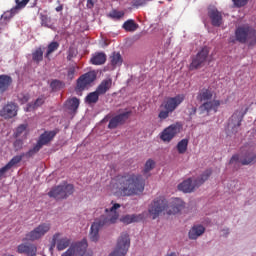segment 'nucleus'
Wrapping results in <instances>:
<instances>
[{
  "label": "nucleus",
  "instance_id": "obj_39",
  "mask_svg": "<svg viewBox=\"0 0 256 256\" xmlns=\"http://www.w3.org/2000/svg\"><path fill=\"white\" fill-rule=\"evenodd\" d=\"M39 151H41V148L36 143V145L32 149H30L28 152L24 153V157H27V159H31V157H35V155H37V153H39Z\"/></svg>",
  "mask_w": 256,
  "mask_h": 256
},
{
  "label": "nucleus",
  "instance_id": "obj_34",
  "mask_svg": "<svg viewBox=\"0 0 256 256\" xmlns=\"http://www.w3.org/2000/svg\"><path fill=\"white\" fill-rule=\"evenodd\" d=\"M23 157H25V153L16 155L6 165L11 169L12 167H15V165L21 163V161H23Z\"/></svg>",
  "mask_w": 256,
  "mask_h": 256
},
{
  "label": "nucleus",
  "instance_id": "obj_36",
  "mask_svg": "<svg viewBox=\"0 0 256 256\" xmlns=\"http://www.w3.org/2000/svg\"><path fill=\"white\" fill-rule=\"evenodd\" d=\"M59 49V44L58 42H51L49 45H48V49H47V52L45 53V57L46 59L50 60V56H51V53H55V51H57Z\"/></svg>",
  "mask_w": 256,
  "mask_h": 256
},
{
  "label": "nucleus",
  "instance_id": "obj_49",
  "mask_svg": "<svg viewBox=\"0 0 256 256\" xmlns=\"http://www.w3.org/2000/svg\"><path fill=\"white\" fill-rule=\"evenodd\" d=\"M248 0H233V3L236 7H245Z\"/></svg>",
  "mask_w": 256,
  "mask_h": 256
},
{
  "label": "nucleus",
  "instance_id": "obj_10",
  "mask_svg": "<svg viewBox=\"0 0 256 256\" xmlns=\"http://www.w3.org/2000/svg\"><path fill=\"white\" fill-rule=\"evenodd\" d=\"M131 247V239L127 232L121 233L117 240L115 249L109 254V256H125Z\"/></svg>",
  "mask_w": 256,
  "mask_h": 256
},
{
  "label": "nucleus",
  "instance_id": "obj_45",
  "mask_svg": "<svg viewBox=\"0 0 256 256\" xmlns=\"http://www.w3.org/2000/svg\"><path fill=\"white\" fill-rule=\"evenodd\" d=\"M19 102L24 105V103H27L29 101V94L28 93H21L18 95Z\"/></svg>",
  "mask_w": 256,
  "mask_h": 256
},
{
  "label": "nucleus",
  "instance_id": "obj_20",
  "mask_svg": "<svg viewBox=\"0 0 256 256\" xmlns=\"http://www.w3.org/2000/svg\"><path fill=\"white\" fill-rule=\"evenodd\" d=\"M57 135V131L52 130V131H44V133H42L37 141V145L43 149V147H45V145H49V143L55 139V136Z\"/></svg>",
  "mask_w": 256,
  "mask_h": 256
},
{
  "label": "nucleus",
  "instance_id": "obj_51",
  "mask_svg": "<svg viewBox=\"0 0 256 256\" xmlns=\"http://www.w3.org/2000/svg\"><path fill=\"white\" fill-rule=\"evenodd\" d=\"M197 114V107L191 105L190 108H188V115L189 117H193V115Z\"/></svg>",
  "mask_w": 256,
  "mask_h": 256
},
{
  "label": "nucleus",
  "instance_id": "obj_5",
  "mask_svg": "<svg viewBox=\"0 0 256 256\" xmlns=\"http://www.w3.org/2000/svg\"><path fill=\"white\" fill-rule=\"evenodd\" d=\"M183 101H185V95L183 94H178L175 97H168L160 106L162 110H160L158 114V119H160V121L169 119L171 113H173V111H175Z\"/></svg>",
  "mask_w": 256,
  "mask_h": 256
},
{
  "label": "nucleus",
  "instance_id": "obj_17",
  "mask_svg": "<svg viewBox=\"0 0 256 256\" xmlns=\"http://www.w3.org/2000/svg\"><path fill=\"white\" fill-rule=\"evenodd\" d=\"M131 117V111H126L123 113H120L116 116H114L112 119H110L108 124V129H117L119 125H125L127 123V120Z\"/></svg>",
  "mask_w": 256,
  "mask_h": 256
},
{
  "label": "nucleus",
  "instance_id": "obj_21",
  "mask_svg": "<svg viewBox=\"0 0 256 256\" xmlns=\"http://www.w3.org/2000/svg\"><path fill=\"white\" fill-rule=\"evenodd\" d=\"M208 17L213 27H221V24L223 23V14H221L217 8L209 9Z\"/></svg>",
  "mask_w": 256,
  "mask_h": 256
},
{
  "label": "nucleus",
  "instance_id": "obj_29",
  "mask_svg": "<svg viewBox=\"0 0 256 256\" xmlns=\"http://www.w3.org/2000/svg\"><path fill=\"white\" fill-rule=\"evenodd\" d=\"M110 63L112 67H121L123 65V57L119 52H113L110 56Z\"/></svg>",
  "mask_w": 256,
  "mask_h": 256
},
{
  "label": "nucleus",
  "instance_id": "obj_15",
  "mask_svg": "<svg viewBox=\"0 0 256 256\" xmlns=\"http://www.w3.org/2000/svg\"><path fill=\"white\" fill-rule=\"evenodd\" d=\"M207 57H209V48L204 47L199 51L195 57L192 58V62L189 66L190 71H195V69H200L205 65V61H207Z\"/></svg>",
  "mask_w": 256,
  "mask_h": 256
},
{
  "label": "nucleus",
  "instance_id": "obj_53",
  "mask_svg": "<svg viewBox=\"0 0 256 256\" xmlns=\"http://www.w3.org/2000/svg\"><path fill=\"white\" fill-rule=\"evenodd\" d=\"M135 7H143L145 5V0H134Z\"/></svg>",
  "mask_w": 256,
  "mask_h": 256
},
{
  "label": "nucleus",
  "instance_id": "obj_54",
  "mask_svg": "<svg viewBox=\"0 0 256 256\" xmlns=\"http://www.w3.org/2000/svg\"><path fill=\"white\" fill-rule=\"evenodd\" d=\"M94 5H95V4L93 3V0H87L86 7H87L88 9H93Z\"/></svg>",
  "mask_w": 256,
  "mask_h": 256
},
{
  "label": "nucleus",
  "instance_id": "obj_9",
  "mask_svg": "<svg viewBox=\"0 0 256 256\" xmlns=\"http://www.w3.org/2000/svg\"><path fill=\"white\" fill-rule=\"evenodd\" d=\"M75 187L72 184H61L53 187L49 192L48 196L59 201L61 199H67L69 195H73Z\"/></svg>",
  "mask_w": 256,
  "mask_h": 256
},
{
  "label": "nucleus",
  "instance_id": "obj_8",
  "mask_svg": "<svg viewBox=\"0 0 256 256\" xmlns=\"http://www.w3.org/2000/svg\"><path fill=\"white\" fill-rule=\"evenodd\" d=\"M49 231H51L50 223H40L33 230L26 233L23 241H31L32 243L35 241H39L40 239H43L49 233Z\"/></svg>",
  "mask_w": 256,
  "mask_h": 256
},
{
  "label": "nucleus",
  "instance_id": "obj_41",
  "mask_svg": "<svg viewBox=\"0 0 256 256\" xmlns=\"http://www.w3.org/2000/svg\"><path fill=\"white\" fill-rule=\"evenodd\" d=\"M50 87L52 91H59V89H63V82H61L60 80H53L50 83Z\"/></svg>",
  "mask_w": 256,
  "mask_h": 256
},
{
  "label": "nucleus",
  "instance_id": "obj_50",
  "mask_svg": "<svg viewBox=\"0 0 256 256\" xmlns=\"http://www.w3.org/2000/svg\"><path fill=\"white\" fill-rule=\"evenodd\" d=\"M9 169H11L7 164L0 168V180L3 179V177H5V173H7V171H9Z\"/></svg>",
  "mask_w": 256,
  "mask_h": 256
},
{
  "label": "nucleus",
  "instance_id": "obj_56",
  "mask_svg": "<svg viewBox=\"0 0 256 256\" xmlns=\"http://www.w3.org/2000/svg\"><path fill=\"white\" fill-rule=\"evenodd\" d=\"M147 1H151V0H147Z\"/></svg>",
  "mask_w": 256,
  "mask_h": 256
},
{
  "label": "nucleus",
  "instance_id": "obj_12",
  "mask_svg": "<svg viewBox=\"0 0 256 256\" xmlns=\"http://www.w3.org/2000/svg\"><path fill=\"white\" fill-rule=\"evenodd\" d=\"M61 256H93V252H87V240L72 244Z\"/></svg>",
  "mask_w": 256,
  "mask_h": 256
},
{
  "label": "nucleus",
  "instance_id": "obj_27",
  "mask_svg": "<svg viewBox=\"0 0 256 256\" xmlns=\"http://www.w3.org/2000/svg\"><path fill=\"white\" fill-rule=\"evenodd\" d=\"M139 221H143V214L126 215L122 218V223H126V225H130V223H139Z\"/></svg>",
  "mask_w": 256,
  "mask_h": 256
},
{
  "label": "nucleus",
  "instance_id": "obj_37",
  "mask_svg": "<svg viewBox=\"0 0 256 256\" xmlns=\"http://www.w3.org/2000/svg\"><path fill=\"white\" fill-rule=\"evenodd\" d=\"M155 169V161L153 159H148L144 165L143 174L147 175V173H150Z\"/></svg>",
  "mask_w": 256,
  "mask_h": 256
},
{
  "label": "nucleus",
  "instance_id": "obj_2",
  "mask_svg": "<svg viewBox=\"0 0 256 256\" xmlns=\"http://www.w3.org/2000/svg\"><path fill=\"white\" fill-rule=\"evenodd\" d=\"M121 208V204L115 203L110 208L105 209V214L100 217V219L95 220V222L91 225L89 239L94 243L99 241V229L104 227V225H113L117 223L119 219V212L117 209Z\"/></svg>",
  "mask_w": 256,
  "mask_h": 256
},
{
  "label": "nucleus",
  "instance_id": "obj_32",
  "mask_svg": "<svg viewBox=\"0 0 256 256\" xmlns=\"http://www.w3.org/2000/svg\"><path fill=\"white\" fill-rule=\"evenodd\" d=\"M32 60L37 65H39L41 61H43V48L38 47L35 49V51L32 53Z\"/></svg>",
  "mask_w": 256,
  "mask_h": 256
},
{
  "label": "nucleus",
  "instance_id": "obj_44",
  "mask_svg": "<svg viewBox=\"0 0 256 256\" xmlns=\"http://www.w3.org/2000/svg\"><path fill=\"white\" fill-rule=\"evenodd\" d=\"M74 57H77V49L70 47L68 50V61H71Z\"/></svg>",
  "mask_w": 256,
  "mask_h": 256
},
{
  "label": "nucleus",
  "instance_id": "obj_33",
  "mask_svg": "<svg viewBox=\"0 0 256 256\" xmlns=\"http://www.w3.org/2000/svg\"><path fill=\"white\" fill-rule=\"evenodd\" d=\"M99 95L100 94L96 90L89 93L85 98L86 103H88V105H93L97 103V101H99Z\"/></svg>",
  "mask_w": 256,
  "mask_h": 256
},
{
  "label": "nucleus",
  "instance_id": "obj_22",
  "mask_svg": "<svg viewBox=\"0 0 256 256\" xmlns=\"http://www.w3.org/2000/svg\"><path fill=\"white\" fill-rule=\"evenodd\" d=\"M13 83V78L11 76L2 74L0 75V93H5L11 84Z\"/></svg>",
  "mask_w": 256,
  "mask_h": 256
},
{
  "label": "nucleus",
  "instance_id": "obj_25",
  "mask_svg": "<svg viewBox=\"0 0 256 256\" xmlns=\"http://www.w3.org/2000/svg\"><path fill=\"white\" fill-rule=\"evenodd\" d=\"M106 61L107 55L103 52L95 53L90 59V63H92V65H105Z\"/></svg>",
  "mask_w": 256,
  "mask_h": 256
},
{
  "label": "nucleus",
  "instance_id": "obj_4",
  "mask_svg": "<svg viewBox=\"0 0 256 256\" xmlns=\"http://www.w3.org/2000/svg\"><path fill=\"white\" fill-rule=\"evenodd\" d=\"M213 90L209 88H202L198 91L196 99L199 103H202L199 106L200 115H209L211 111L217 113L219 107L221 106V101L213 99Z\"/></svg>",
  "mask_w": 256,
  "mask_h": 256
},
{
  "label": "nucleus",
  "instance_id": "obj_47",
  "mask_svg": "<svg viewBox=\"0 0 256 256\" xmlns=\"http://www.w3.org/2000/svg\"><path fill=\"white\" fill-rule=\"evenodd\" d=\"M59 237H61V233H55L53 235L50 251H53V249H55V245L57 246V239H59Z\"/></svg>",
  "mask_w": 256,
  "mask_h": 256
},
{
  "label": "nucleus",
  "instance_id": "obj_7",
  "mask_svg": "<svg viewBox=\"0 0 256 256\" xmlns=\"http://www.w3.org/2000/svg\"><path fill=\"white\" fill-rule=\"evenodd\" d=\"M212 173L213 171H211V169H207L194 181L191 178L184 180L178 185L179 191H183V193H193L195 189L201 187V185L211 177Z\"/></svg>",
  "mask_w": 256,
  "mask_h": 256
},
{
  "label": "nucleus",
  "instance_id": "obj_18",
  "mask_svg": "<svg viewBox=\"0 0 256 256\" xmlns=\"http://www.w3.org/2000/svg\"><path fill=\"white\" fill-rule=\"evenodd\" d=\"M17 111L18 106L15 103H8L0 110V117H3V119H13V117H17Z\"/></svg>",
  "mask_w": 256,
  "mask_h": 256
},
{
  "label": "nucleus",
  "instance_id": "obj_30",
  "mask_svg": "<svg viewBox=\"0 0 256 256\" xmlns=\"http://www.w3.org/2000/svg\"><path fill=\"white\" fill-rule=\"evenodd\" d=\"M122 27L129 33H133L134 31H137V29H139V24L135 23V20L129 19L124 22Z\"/></svg>",
  "mask_w": 256,
  "mask_h": 256
},
{
  "label": "nucleus",
  "instance_id": "obj_43",
  "mask_svg": "<svg viewBox=\"0 0 256 256\" xmlns=\"http://www.w3.org/2000/svg\"><path fill=\"white\" fill-rule=\"evenodd\" d=\"M41 21H42L43 27H48V29H51V18L50 17H48L47 15H42Z\"/></svg>",
  "mask_w": 256,
  "mask_h": 256
},
{
  "label": "nucleus",
  "instance_id": "obj_55",
  "mask_svg": "<svg viewBox=\"0 0 256 256\" xmlns=\"http://www.w3.org/2000/svg\"><path fill=\"white\" fill-rule=\"evenodd\" d=\"M56 11H57V13L63 11V5L57 6Z\"/></svg>",
  "mask_w": 256,
  "mask_h": 256
},
{
  "label": "nucleus",
  "instance_id": "obj_48",
  "mask_svg": "<svg viewBox=\"0 0 256 256\" xmlns=\"http://www.w3.org/2000/svg\"><path fill=\"white\" fill-rule=\"evenodd\" d=\"M13 147L15 151H21V149H23V140H15L13 143Z\"/></svg>",
  "mask_w": 256,
  "mask_h": 256
},
{
  "label": "nucleus",
  "instance_id": "obj_3",
  "mask_svg": "<svg viewBox=\"0 0 256 256\" xmlns=\"http://www.w3.org/2000/svg\"><path fill=\"white\" fill-rule=\"evenodd\" d=\"M183 209V200L175 198L172 200V203L169 204L167 199L164 197L156 198L150 205L148 211L152 216V219H157L163 211H166L167 215H176Z\"/></svg>",
  "mask_w": 256,
  "mask_h": 256
},
{
  "label": "nucleus",
  "instance_id": "obj_42",
  "mask_svg": "<svg viewBox=\"0 0 256 256\" xmlns=\"http://www.w3.org/2000/svg\"><path fill=\"white\" fill-rule=\"evenodd\" d=\"M15 15H17V12L13 11V8H12V9H10V11H6L3 13L2 19H4L5 21H9V19H13V17H15Z\"/></svg>",
  "mask_w": 256,
  "mask_h": 256
},
{
  "label": "nucleus",
  "instance_id": "obj_23",
  "mask_svg": "<svg viewBox=\"0 0 256 256\" xmlns=\"http://www.w3.org/2000/svg\"><path fill=\"white\" fill-rule=\"evenodd\" d=\"M203 233H205V227H203V225H196L190 229V231L188 233V237H189V239L195 240V239L201 237V235H203Z\"/></svg>",
  "mask_w": 256,
  "mask_h": 256
},
{
  "label": "nucleus",
  "instance_id": "obj_14",
  "mask_svg": "<svg viewBox=\"0 0 256 256\" xmlns=\"http://www.w3.org/2000/svg\"><path fill=\"white\" fill-rule=\"evenodd\" d=\"M230 165L233 163H241V165H253L256 163V154L253 151L241 152V154H235L230 159Z\"/></svg>",
  "mask_w": 256,
  "mask_h": 256
},
{
  "label": "nucleus",
  "instance_id": "obj_38",
  "mask_svg": "<svg viewBox=\"0 0 256 256\" xmlns=\"http://www.w3.org/2000/svg\"><path fill=\"white\" fill-rule=\"evenodd\" d=\"M109 17L111 19H115L116 21H119L120 19H123V17H125V12L124 11H119V10H112L109 13Z\"/></svg>",
  "mask_w": 256,
  "mask_h": 256
},
{
  "label": "nucleus",
  "instance_id": "obj_40",
  "mask_svg": "<svg viewBox=\"0 0 256 256\" xmlns=\"http://www.w3.org/2000/svg\"><path fill=\"white\" fill-rule=\"evenodd\" d=\"M45 103V97H40L36 99L34 103L28 104V111H31V109H37L38 107H41Z\"/></svg>",
  "mask_w": 256,
  "mask_h": 256
},
{
  "label": "nucleus",
  "instance_id": "obj_1",
  "mask_svg": "<svg viewBox=\"0 0 256 256\" xmlns=\"http://www.w3.org/2000/svg\"><path fill=\"white\" fill-rule=\"evenodd\" d=\"M117 195L121 197H133L141 195L145 191V180L139 174L125 172L115 177L113 185Z\"/></svg>",
  "mask_w": 256,
  "mask_h": 256
},
{
  "label": "nucleus",
  "instance_id": "obj_11",
  "mask_svg": "<svg viewBox=\"0 0 256 256\" xmlns=\"http://www.w3.org/2000/svg\"><path fill=\"white\" fill-rule=\"evenodd\" d=\"M247 111H249V108H240L234 111L228 120L229 131H232V133H237L239 131V127H241V123L243 122L245 115H247Z\"/></svg>",
  "mask_w": 256,
  "mask_h": 256
},
{
  "label": "nucleus",
  "instance_id": "obj_19",
  "mask_svg": "<svg viewBox=\"0 0 256 256\" xmlns=\"http://www.w3.org/2000/svg\"><path fill=\"white\" fill-rule=\"evenodd\" d=\"M19 255L37 256V245L33 243H21L17 246Z\"/></svg>",
  "mask_w": 256,
  "mask_h": 256
},
{
  "label": "nucleus",
  "instance_id": "obj_26",
  "mask_svg": "<svg viewBox=\"0 0 256 256\" xmlns=\"http://www.w3.org/2000/svg\"><path fill=\"white\" fill-rule=\"evenodd\" d=\"M112 85H113V81L111 79H105L98 85V87L96 88V91L100 95H105V93H107V91L111 89Z\"/></svg>",
  "mask_w": 256,
  "mask_h": 256
},
{
  "label": "nucleus",
  "instance_id": "obj_6",
  "mask_svg": "<svg viewBox=\"0 0 256 256\" xmlns=\"http://www.w3.org/2000/svg\"><path fill=\"white\" fill-rule=\"evenodd\" d=\"M235 39L238 43L248 44V47H255L256 45V30L249 25H242L235 30Z\"/></svg>",
  "mask_w": 256,
  "mask_h": 256
},
{
  "label": "nucleus",
  "instance_id": "obj_46",
  "mask_svg": "<svg viewBox=\"0 0 256 256\" xmlns=\"http://www.w3.org/2000/svg\"><path fill=\"white\" fill-rule=\"evenodd\" d=\"M26 129H27V125L21 124L20 126L17 127L15 136L16 137L21 136L24 133V131H26Z\"/></svg>",
  "mask_w": 256,
  "mask_h": 256
},
{
  "label": "nucleus",
  "instance_id": "obj_31",
  "mask_svg": "<svg viewBox=\"0 0 256 256\" xmlns=\"http://www.w3.org/2000/svg\"><path fill=\"white\" fill-rule=\"evenodd\" d=\"M187 147H189V140L187 138L182 139L178 142L176 148L180 155H184L187 153Z\"/></svg>",
  "mask_w": 256,
  "mask_h": 256
},
{
  "label": "nucleus",
  "instance_id": "obj_35",
  "mask_svg": "<svg viewBox=\"0 0 256 256\" xmlns=\"http://www.w3.org/2000/svg\"><path fill=\"white\" fill-rule=\"evenodd\" d=\"M31 0H15L16 6L12 8V11H15L16 13H19L21 9H25L27 7V4Z\"/></svg>",
  "mask_w": 256,
  "mask_h": 256
},
{
  "label": "nucleus",
  "instance_id": "obj_24",
  "mask_svg": "<svg viewBox=\"0 0 256 256\" xmlns=\"http://www.w3.org/2000/svg\"><path fill=\"white\" fill-rule=\"evenodd\" d=\"M80 101L77 97H72L66 100L65 107L68 111H72V113H77L79 109Z\"/></svg>",
  "mask_w": 256,
  "mask_h": 256
},
{
  "label": "nucleus",
  "instance_id": "obj_16",
  "mask_svg": "<svg viewBox=\"0 0 256 256\" xmlns=\"http://www.w3.org/2000/svg\"><path fill=\"white\" fill-rule=\"evenodd\" d=\"M180 132L181 126L178 123L171 124L161 132L160 139L161 141H164V143H171V141L175 139V136Z\"/></svg>",
  "mask_w": 256,
  "mask_h": 256
},
{
  "label": "nucleus",
  "instance_id": "obj_52",
  "mask_svg": "<svg viewBox=\"0 0 256 256\" xmlns=\"http://www.w3.org/2000/svg\"><path fill=\"white\" fill-rule=\"evenodd\" d=\"M67 76L69 77V79H73V77H75V66H71L68 69Z\"/></svg>",
  "mask_w": 256,
  "mask_h": 256
},
{
  "label": "nucleus",
  "instance_id": "obj_28",
  "mask_svg": "<svg viewBox=\"0 0 256 256\" xmlns=\"http://www.w3.org/2000/svg\"><path fill=\"white\" fill-rule=\"evenodd\" d=\"M71 245V239L64 237V238H57L56 240V249L57 251H65L67 247Z\"/></svg>",
  "mask_w": 256,
  "mask_h": 256
},
{
  "label": "nucleus",
  "instance_id": "obj_13",
  "mask_svg": "<svg viewBox=\"0 0 256 256\" xmlns=\"http://www.w3.org/2000/svg\"><path fill=\"white\" fill-rule=\"evenodd\" d=\"M97 79V72L89 71L83 75H81L77 79V85H76V93H81V91H85Z\"/></svg>",
  "mask_w": 256,
  "mask_h": 256
}]
</instances>
